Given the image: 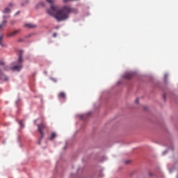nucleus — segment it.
Returning a JSON list of instances; mask_svg holds the SVG:
<instances>
[{
  "instance_id": "f257e3e1",
  "label": "nucleus",
  "mask_w": 178,
  "mask_h": 178,
  "mask_svg": "<svg viewBox=\"0 0 178 178\" xmlns=\"http://www.w3.org/2000/svg\"><path fill=\"white\" fill-rule=\"evenodd\" d=\"M47 2L51 5L50 9L47 10L48 15L54 16L58 22L67 20L69 19V15L74 12V10L70 8V6H64L63 9L58 10V7L54 6L55 0H47Z\"/></svg>"
},
{
  "instance_id": "f03ea898",
  "label": "nucleus",
  "mask_w": 178,
  "mask_h": 178,
  "mask_svg": "<svg viewBox=\"0 0 178 178\" xmlns=\"http://www.w3.org/2000/svg\"><path fill=\"white\" fill-rule=\"evenodd\" d=\"M37 127H38V131H39L40 134H41L40 138L38 140V144L40 145L41 144L42 138H44V136H45V134H44V130H47L48 127L44 123L38 124Z\"/></svg>"
},
{
  "instance_id": "7ed1b4c3",
  "label": "nucleus",
  "mask_w": 178,
  "mask_h": 178,
  "mask_svg": "<svg viewBox=\"0 0 178 178\" xmlns=\"http://www.w3.org/2000/svg\"><path fill=\"white\" fill-rule=\"evenodd\" d=\"M5 62L0 60V66H4ZM0 80H3L4 81H8L9 80V77L3 74L2 73V70H0Z\"/></svg>"
},
{
  "instance_id": "20e7f679",
  "label": "nucleus",
  "mask_w": 178,
  "mask_h": 178,
  "mask_svg": "<svg viewBox=\"0 0 178 178\" xmlns=\"http://www.w3.org/2000/svg\"><path fill=\"white\" fill-rule=\"evenodd\" d=\"M22 67H23V65L22 64H19L18 65H15L11 68V70H14L16 72H20L22 70Z\"/></svg>"
},
{
  "instance_id": "39448f33",
  "label": "nucleus",
  "mask_w": 178,
  "mask_h": 178,
  "mask_svg": "<svg viewBox=\"0 0 178 178\" xmlns=\"http://www.w3.org/2000/svg\"><path fill=\"white\" fill-rule=\"evenodd\" d=\"M18 63L19 65H22L23 63V51L20 50L19 51V56L18 58Z\"/></svg>"
},
{
  "instance_id": "423d86ee",
  "label": "nucleus",
  "mask_w": 178,
  "mask_h": 178,
  "mask_svg": "<svg viewBox=\"0 0 178 178\" xmlns=\"http://www.w3.org/2000/svg\"><path fill=\"white\" fill-rule=\"evenodd\" d=\"M20 33V30H16L10 33L7 34V37H15V35H17Z\"/></svg>"
},
{
  "instance_id": "0eeeda50",
  "label": "nucleus",
  "mask_w": 178,
  "mask_h": 178,
  "mask_svg": "<svg viewBox=\"0 0 178 178\" xmlns=\"http://www.w3.org/2000/svg\"><path fill=\"white\" fill-rule=\"evenodd\" d=\"M58 97L59 99H65L66 98V93H65L64 92H60V93H58Z\"/></svg>"
},
{
  "instance_id": "6e6552de",
  "label": "nucleus",
  "mask_w": 178,
  "mask_h": 178,
  "mask_svg": "<svg viewBox=\"0 0 178 178\" xmlns=\"http://www.w3.org/2000/svg\"><path fill=\"white\" fill-rule=\"evenodd\" d=\"M24 27H27L28 29H35L37 26L33 24H25Z\"/></svg>"
},
{
  "instance_id": "1a4fd4ad",
  "label": "nucleus",
  "mask_w": 178,
  "mask_h": 178,
  "mask_svg": "<svg viewBox=\"0 0 178 178\" xmlns=\"http://www.w3.org/2000/svg\"><path fill=\"white\" fill-rule=\"evenodd\" d=\"M8 23V21L6 19L2 22V23L0 24V29H3V27H6V24Z\"/></svg>"
},
{
  "instance_id": "9d476101",
  "label": "nucleus",
  "mask_w": 178,
  "mask_h": 178,
  "mask_svg": "<svg viewBox=\"0 0 178 178\" xmlns=\"http://www.w3.org/2000/svg\"><path fill=\"white\" fill-rule=\"evenodd\" d=\"M124 79H131V77H133V74H131V73H127V74H125L124 75Z\"/></svg>"
},
{
  "instance_id": "9b49d317",
  "label": "nucleus",
  "mask_w": 178,
  "mask_h": 178,
  "mask_svg": "<svg viewBox=\"0 0 178 178\" xmlns=\"http://www.w3.org/2000/svg\"><path fill=\"white\" fill-rule=\"evenodd\" d=\"M56 137V134L53 132L49 138V140H52Z\"/></svg>"
},
{
  "instance_id": "f8f14e48",
  "label": "nucleus",
  "mask_w": 178,
  "mask_h": 178,
  "mask_svg": "<svg viewBox=\"0 0 178 178\" xmlns=\"http://www.w3.org/2000/svg\"><path fill=\"white\" fill-rule=\"evenodd\" d=\"M3 13H10V8H6L3 10Z\"/></svg>"
},
{
  "instance_id": "ddd939ff",
  "label": "nucleus",
  "mask_w": 178,
  "mask_h": 178,
  "mask_svg": "<svg viewBox=\"0 0 178 178\" xmlns=\"http://www.w3.org/2000/svg\"><path fill=\"white\" fill-rule=\"evenodd\" d=\"M2 40H3V36L1 35L0 36V45H1V47H5V45H3V44L2 43Z\"/></svg>"
},
{
  "instance_id": "4468645a",
  "label": "nucleus",
  "mask_w": 178,
  "mask_h": 178,
  "mask_svg": "<svg viewBox=\"0 0 178 178\" xmlns=\"http://www.w3.org/2000/svg\"><path fill=\"white\" fill-rule=\"evenodd\" d=\"M19 126H21V127H24V124H23V121L19 122Z\"/></svg>"
},
{
  "instance_id": "2eb2a0df",
  "label": "nucleus",
  "mask_w": 178,
  "mask_h": 178,
  "mask_svg": "<svg viewBox=\"0 0 178 178\" xmlns=\"http://www.w3.org/2000/svg\"><path fill=\"white\" fill-rule=\"evenodd\" d=\"M39 6H45V4L44 3H40Z\"/></svg>"
},
{
  "instance_id": "dca6fc26",
  "label": "nucleus",
  "mask_w": 178,
  "mask_h": 178,
  "mask_svg": "<svg viewBox=\"0 0 178 178\" xmlns=\"http://www.w3.org/2000/svg\"><path fill=\"white\" fill-rule=\"evenodd\" d=\"M20 14V11H17L16 13H15V16L17 15H19Z\"/></svg>"
},
{
  "instance_id": "f3484780",
  "label": "nucleus",
  "mask_w": 178,
  "mask_h": 178,
  "mask_svg": "<svg viewBox=\"0 0 178 178\" xmlns=\"http://www.w3.org/2000/svg\"><path fill=\"white\" fill-rule=\"evenodd\" d=\"M135 102H136V104H138V98L136 99Z\"/></svg>"
},
{
  "instance_id": "a211bd4d",
  "label": "nucleus",
  "mask_w": 178,
  "mask_h": 178,
  "mask_svg": "<svg viewBox=\"0 0 178 178\" xmlns=\"http://www.w3.org/2000/svg\"><path fill=\"white\" fill-rule=\"evenodd\" d=\"M53 36H54V37H56V33H54L53 34Z\"/></svg>"
},
{
  "instance_id": "6ab92c4d",
  "label": "nucleus",
  "mask_w": 178,
  "mask_h": 178,
  "mask_svg": "<svg viewBox=\"0 0 178 178\" xmlns=\"http://www.w3.org/2000/svg\"><path fill=\"white\" fill-rule=\"evenodd\" d=\"M129 162H130V161H125V163L127 165V163H129Z\"/></svg>"
},
{
  "instance_id": "aec40b11",
  "label": "nucleus",
  "mask_w": 178,
  "mask_h": 178,
  "mask_svg": "<svg viewBox=\"0 0 178 178\" xmlns=\"http://www.w3.org/2000/svg\"><path fill=\"white\" fill-rule=\"evenodd\" d=\"M9 6H13V3H10Z\"/></svg>"
},
{
  "instance_id": "412c9836",
  "label": "nucleus",
  "mask_w": 178,
  "mask_h": 178,
  "mask_svg": "<svg viewBox=\"0 0 178 178\" xmlns=\"http://www.w3.org/2000/svg\"><path fill=\"white\" fill-rule=\"evenodd\" d=\"M167 152H168L167 151L164 152L163 153V155H165Z\"/></svg>"
},
{
  "instance_id": "4be33fe9",
  "label": "nucleus",
  "mask_w": 178,
  "mask_h": 178,
  "mask_svg": "<svg viewBox=\"0 0 178 178\" xmlns=\"http://www.w3.org/2000/svg\"><path fill=\"white\" fill-rule=\"evenodd\" d=\"M149 176H152V173L149 172Z\"/></svg>"
},
{
  "instance_id": "5701e85b",
  "label": "nucleus",
  "mask_w": 178,
  "mask_h": 178,
  "mask_svg": "<svg viewBox=\"0 0 178 178\" xmlns=\"http://www.w3.org/2000/svg\"><path fill=\"white\" fill-rule=\"evenodd\" d=\"M24 5V3H22L21 6H23Z\"/></svg>"
},
{
  "instance_id": "b1692460",
  "label": "nucleus",
  "mask_w": 178,
  "mask_h": 178,
  "mask_svg": "<svg viewBox=\"0 0 178 178\" xmlns=\"http://www.w3.org/2000/svg\"><path fill=\"white\" fill-rule=\"evenodd\" d=\"M163 98H164V99H165V98H166V96L165 95H163Z\"/></svg>"
},
{
  "instance_id": "393cba45",
  "label": "nucleus",
  "mask_w": 178,
  "mask_h": 178,
  "mask_svg": "<svg viewBox=\"0 0 178 178\" xmlns=\"http://www.w3.org/2000/svg\"><path fill=\"white\" fill-rule=\"evenodd\" d=\"M25 3H29V1H25Z\"/></svg>"
}]
</instances>
